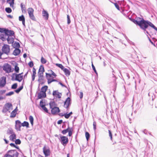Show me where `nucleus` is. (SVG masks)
Segmentation results:
<instances>
[{
	"label": "nucleus",
	"mask_w": 157,
	"mask_h": 157,
	"mask_svg": "<svg viewBox=\"0 0 157 157\" xmlns=\"http://www.w3.org/2000/svg\"><path fill=\"white\" fill-rule=\"evenodd\" d=\"M133 22L135 24L139 25L145 34H149L148 31L149 29V26L157 31V28L151 22L147 20H145L143 18L139 21L134 20Z\"/></svg>",
	"instance_id": "1"
},
{
	"label": "nucleus",
	"mask_w": 157,
	"mask_h": 157,
	"mask_svg": "<svg viewBox=\"0 0 157 157\" xmlns=\"http://www.w3.org/2000/svg\"><path fill=\"white\" fill-rule=\"evenodd\" d=\"M12 105L10 103H6L3 108L2 112L4 113H6L10 110L12 109Z\"/></svg>",
	"instance_id": "2"
},
{
	"label": "nucleus",
	"mask_w": 157,
	"mask_h": 157,
	"mask_svg": "<svg viewBox=\"0 0 157 157\" xmlns=\"http://www.w3.org/2000/svg\"><path fill=\"white\" fill-rule=\"evenodd\" d=\"M2 50L3 54H5L7 55H8L10 51L9 46L7 44H4L2 48Z\"/></svg>",
	"instance_id": "3"
},
{
	"label": "nucleus",
	"mask_w": 157,
	"mask_h": 157,
	"mask_svg": "<svg viewBox=\"0 0 157 157\" xmlns=\"http://www.w3.org/2000/svg\"><path fill=\"white\" fill-rule=\"evenodd\" d=\"M23 74V73L19 74H15V78L14 79L13 78V77H12V80H15L19 82H21L23 78V76L21 75Z\"/></svg>",
	"instance_id": "4"
},
{
	"label": "nucleus",
	"mask_w": 157,
	"mask_h": 157,
	"mask_svg": "<svg viewBox=\"0 0 157 157\" xmlns=\"http://www.w3.org/2000/svg\"><path fill=\"white\" fill-rule=\"evenodd\" d=\"M60 141L63 146L66 145L68 142V139L66 136H62L60 137Z\"/></svg>",
	"instance_id": "5"
},
{
	"label": "nucleus",
	"mask_w": 157,
	"mask_h": 157,
	"mask_svg": "<svg viewBox=\"0 0 157 157\" xmlns=\"http://www.w3.org/2000/svg\"><path fill=\"white\" fill-rule=\"evenodd\" d=\"M3 70L8 73L10 72L11 70V66L8 64L5 65L3 67Z\"/></svg>",
	"instance_id": "6"
},
{
	"label": "nucleus",
	"mask_w": 157,
	"mask_h": 157,
	"mask_svg": "<svg viewBox=\"0 0 157 157\" xmlns=\"http://www.w3.org/2000/svg\"><path fill=\"white\" fill-rule=\"evenodd\" d=\"M4 33L6 37L11 36H14V32L13 31L9 30L6 29Z\"/></svg>",
	"instance_id": "7"
},
{
	"label": "nucleus",
	"mask_w": 157,
	"mask_h": 157,
	"mask_svg": "<svg viewBox=\"0 0 157 157\" xmlns=\"http://www.w3.org/2000/svg\"><path fill=\"white\" fill-rule=\"evenodd\" d=\"M6 77H2L0 79V87H4L6 83Z\"/></svg>",
	"instance_id": "8"
},
{
	"label": "nucleus",
	"mask_w": 157,
	"mask_h": 157,
	"mask_svg": "<svg viewBox=\"0 0 157 157\" xmlns=\"http://www.w3.org/2000/svg\"><path fill=\"white\" fill-rule=\"evenodd\" d=\"M71 98L69 97H68L64 102V106L66 108H68L71 104Z\"/></svg>",
	"instance_id": "9"
},
{
	"label": "nucleus",
	"mask_w": 157,
	"mask_h": 157,
	"mask_svg": "<svg viewBox=\"0 0 157 157\" xmlns=\"http://www.w3.org/2000/svg\"><path fill=\"white\" fill-rule=\"evenodd\" d=\"M52 95L54 97L58 98H60L62 96L61 93L59 92L58 90L53 91Z\"/></svg>",
	"instance_id": "10"
},
{
	"label": "nucleus",
	"mask_w": 157,
	"mask_h": 157,
	"mask_svg": "<svg viewBox=\"0 0 157 157\" xmlns=\"http://www.w3.org/2000/svg\"><path fill=\"white\" fill-rule=\"evenodd\" d=\"M51 113L53 114H55L59 113L60 110L59 107H57L51 109Z\"/></svg>",
	"instance_id": "11"
},
{
	"label": "nucleus",
	"mask_w": 157,
	"mask_h": 157,
	"mask_svg": "<svg viewBox=\"0 0 157 157\" xmlns=\"http://www.w3.org/2000/svg\"><path fill=\"white\" fill-rule=\"evenodd\" d=\"M43 152L45 156H48L50 155L49 150L45 146L43 148Z\"/></svg>",
	"instance_id": "12"
},
{
	"label": "nucleus",
	"mask_w": 157,
	"mask_h": 157,
	"mask_svg": "<svg viewBox=\"0 0 157 157\" xmlns=\"http://www.w3.org/2000/svg\"><path fill=\"white\" fill-rule=\"evenodd\" d=\"M13 36L6 37V40L8 41V44H11L13 43L14 42V38L13 37Z\"/></svg>",
	"instance_id": "13"
},
{
	"label": "nucleus",
	"mask_w": 157,
	"mask_h": 157,
	"mask_svg": "<svg viewBox=\"0 0 157 157\" xmlns=\"http://www.w3.org/2000/svg\"><path fill=\"white\" fill-rule=\"evenodd\" d=\"M46 97V93L40 91L38 94V99L45 98Z\"/></svg>",
	"instance_id": "14"
},
{
	"label": "nucleus",
	"mask_w": 157,
	"mask_h": 157,
	"mask_svg": "<svg viewBox=\"0 0 157 157\" xmlns=\"http://www.w3.org/2000/svg\"><path fill=\"white\" fill-rule=\"evenodd\" d=\"M19 20L20 21H21L23 25L24 26H25V17L23 15H22L19 17Z\"/></svg>",
	"instance_id": "15"
},
{
	"label": "nucleus",
	"mask_w": 157,
	"mask_h": 157,
	"mask_svg": "<svg viewBox=\"0 0 157 157\" xmlns=\"http://www.w3.org/2000/svg\"><path fill=\"white\" fill-rule=\"evenodd\" d=\"M44 71V67L42 65H40L39 70L38 74H43V72Z\"/></svg>",
	"instance_id": "16"
},
{
	"label": "nucleus",
	"mask_w": 157,
	"mask_h": 157,
	"mask_svg": "<svg viewBox=\"0 0 157 157\" xmlns=\"http://www.w3.org/2000/svg\"><path fill=\"white\" fill-rule=\"evenodd\" d=\"M10 132V133L12 134L10 137L9 138H10V140H11L13 141H14V140L16 139V135L14 133L12 132Z\"/></svg>",
	"instance_id": "17"
},
{
	"label": "nucleus",
	"mask_w": 157,
	"mask_h": 157,
	"mask_svg": "<svg viewBox=\"0 0 157 157\" xmlns=\"http://www.w3.org/2000/svg\"><path fill=\"white\" fill-rule=\"evenodd\" d=\"M21 52V50L18 48H15L13 52V54L16 56L18 55Z\"/></svg>",
	"instance_id": "18"
},
{
	"label": "nucleus",
	"mask_w": 157,
	"mask_h": 157,
	"mask_svg": "<svg viewBox=\"0 0 157 157\" xmlns=\"http://www.w3.org/2000/svg\"><path fill=\"white\" fill-rule=\"evenodd\" d=\"M49 105H50V108L51 109L53 108L57 107V105L56 103L54 101H51L50 102Z\"/></svg>",
	"instance_id": "19"
},
{
	"label": "nucleus",
	"mask_w": 157,
	"mask_h": 157,
	"mask_svg": "<svg viewBox=\"0 0 157 157\" xmlns=\"http://www.w3.org/2000/svg\"><path fill=\"white\" fill-rule=\"evenodd\" d=\"M43 16L45 17V19L46 20L48 19L49 15L47 12L44 10L43 11Z\"/></svg>",
	"instance_id": "20"
},
{
	"label": "nucleus",
	"mask_w": 157,
	"mask_h": 157,
	"mask_svg": "<svg viewBox=\"0 0 157 157\" xmlns=\"http://www.w3.org/2000/svg\"><path fill=\"white\" fill-rule=\"evenodd\" d=\"M17 107L11 113L10 115V117H15L16 115V112L17 111Z\"/></svg>",
	"instance_id": "21"
},
{
	"label": "nucleus",
	"mask_w": 157,
	"mask_h": 157,
	"mask_svg": "<svg viewBox=\"0 0 157 157\" xmlns=\"http://www.w3.org/2000/svg\"><path fill=\"white\" fill-rule=\"evenodd\" d=\"M6 37L5 33L4 34L0 33V39L3 41H5L6 40Z\"/></svg>",
	"instance_id": "22"
},
{
	"label": "nucleus",
	"mask_w": 157,
	"mask_h": 157,
	"mask_svg": "<svg viewBox=\"0 0 157 157\" xmlns=\"http://www.w3.org/2000/svg\"><path fill=\"white\" fill-rule=\"evenodd\" d=\"M39 79H38V81L39 82H40L42 81L43 80L44 77L43 74H38Z\"/></svg>",
	"instance_id": "23"
},
{
	"label": "nucleus",
	"mask_w": 157,
	"mask_h": 157,
	"mask_svg": "<svg viewBox=\"0 0 157 157\" xmlns=\"http://www.w3.org/2000/svg\"><path fill=\"white\" fill-rule=\"evenodd\" d=\"M64 71V73H65V74L67 76H68L70 74V72L67 68H65V69H64V71Z\"/></svg>",
	"instance_id": "24"
},
{
	"label": "nucleus",
	"mask_w": 157,
	"mask_h": 157,
	"mask_svg": "<svg viewBox=\"0 0 157 157\" xmlns=\"http://www.w3.org/2000/svg\"><path fill=\"white\" fill-rule=\"evenodd\" d=\"M9 152H15V153L13 155V157H18V153L16 150H11L9 151Z\"/></svg>",
	"instance_id": "25"
},
{
	"label": "nucleus",
	"mask_w": 157,
	"mask_h": 157,
	"mask_svg": "<svg viewBox=\"0 0 157 157\" xmlns=\"http://www.w3.org/2000/svg\"><path fill=\"white\" fill-rule=\"evenodd\" d=\"M27 11L29 15L33 13L34 10L32 8H29Z\"/></svg>",
	"instance_id": "26"
},
{
	"label": "nucleus",
	"mask_w": 157,
	"mask_h": 157,
	"mask_svg": "<svg viewBox=\"0 0 157 157\" xmlns=\"http://www.w3.org/2000/svg\"><path fill=\"white\" fill-rule=\"evenodd\" d=\"M48 88V86H44L42 87L41 88V92H43L44 93H46V90Z\"/></svg>",
	"instance_id": "27"
},
{
	"label": "nucleus",
	"mask_w": 157,
	"mask_h": 157,
	"mask_svg": "<svg viewBox=\"0 0 157 157\" xmlns=\"http://www.w3.org/2000/svg\"><path fill=\"white\" fill-rule=\"evenodd\" d=\"M21 126L23 127H29V123L26 121H24L23 123H21Z\"/></svg>",
	"instance_id": "28"
},
{
	"label": "nucleus",
	"mask_w": 157,
	"mask_h": 157,
	"mask_svg": "<svg viewBox=\"0 0 157 157\" xmlns=\"http://www.w3.org/2000/svg\"><path fill=\"white\" fill-rule=\"evenodd\" d=\"M13 47L15 48H19L20 46V44L18 42H15V43L13 44Z\"/></svg>",
	"instance_id": "29"
},
{
	"label": "nucleus",
	"mask_w": 157,
	"mask_h": 157,
	"mask_svg": "<svg viewBox=\"0 0 157 157\" xmlns=\"http://www.w3.org/2000/svg\"><path fill=\"white\" fill-rule=\"evenodd\" d=\"M29 120L30 123L32 125H33L34 118L32 116H30L29 117Z\"/></svg>",
	"instance_id": "30"
},
{
	"label": "nucleus",
	"mask_w": 157,
	"mask_h": 157,
	"mask_svg": "<svg viewBox=\"0 0 157 157\" xmlns=\"http://www.w3.org/2000/svg\"><path fill=\"white\" fill-rule=\"evenodd\" d=\"M23 88V86H22L19 87L18 89L15 90L17 93H18Z\"/></svg>",
	"instance_id": "31"
},
{
	"label": "nucleus",
	"mask_w": 157,
	"mask_h": 157,
	"mask_svg": "<svg viewBox=\"0 0 157 157\" xmlns=\"http://www.w3.org/2000/svg\"><path fill=\"white\" fill-rule=\"evenodd\" d=\"M69 130H70V128H69V126H68L67 128L66 129H64V130H63L62 132V133L63 134H65L67 133L69 131Z\"/></svg>",
	"instance_id": "32"
},
{
	"label": "nucleus",
	"mask_w": 157,
	"mask_h": 157,
	"mask_svg": "<svg viewBox=\"0 0 157 157\" xmlns=\"http://www.w3.org/2000/svg\"><path fill=\"white\" fill-rule=\"evenodd\" d=\"M29 15V18L32 20L34 21H35L36 20V18L35 17L33 13L30 14Z\"/></svg>",
	"instance_id": "33"
},
{
	"label": "nucleus",
	"mask_w": 157,
	"mask_h": 157,
	"mask_svg": "<svg viewBox=\"0 0 157 157\" xmlns=\"http://www.w3.org/2000/svg\"><path fill=\"white\" fill-rule=\"evenodd\" d=\"M21 9L22 10V12H23L24 11L25 12L26 10H25V6L24 5H23L22 3H21Z\"/></svg>",
	"instance_id": "34"
},
{
	"label": "nucleus",
	"mask_w": 157,
	"mask_h": 157,
	"mask_svg": "<svg viewBox=\"0 0 157 157\" xmlns=\"http://www.w3.org/2000/svg\"><path fill=\"white\" fill-rule=\"evenodd\" d=\"M5 11L7 13H10L11 12L12 10L10 7H6L5 8Z\"/></svg>",
	"instance_id": "35"
},
{
	"label": "nucleus",
	"mask_w": 157,
	"mask_h": 157,
	"mask_svg": "<svg viewBox=\"0 0 157 157\" xmlns=\"http://www.w3.org/2000/svg\"><path fill=\"white\" fill-rule=\"evenodd\" d=\"M21 125H18V124H16L15 125V128L16 129H17V130L20 131L21 129L20 128L21 127Z\"/></svg>",
	"instance_id": "36"
},
{
	"label": "nucleus",
	"mask_w": 157,
	"mask_h": 157,
	"mask_svg": "<svg viewBox=\"0 0 157 157\" xmlns=\"http://www.w3.org/2000/svg\"><path fill=\"white\" fill-rule=\"evenodd\" d=\"M85 136L87 140L88 141L90 137V135L88 132H85Z\"/></svg>",
	"instance_id": "37"
},
{
	"label": "nucleus",
	"mask_w": 157,
	"mask_h": 157,
	"mask_svg": "<svg viewBox=\"0 0 157 157\" xmlns=\"http://www.w3.org/2000/svg\"><path fill=\"white\" fill-rule=\"evenodd\" d=\"M17 83L13 84L11 86V89H15L17 87Z\"/></svg>",
	"instance_id": "38"
},
{
	"label": "nucleus",
	"mask_w": 157,
	"mask_h": 157,
	"mask_svg": "<svg viewBox=\"0 0 157 157\" xmlns=\"http://www.w3.org/2000/svg\"><path fill=\"white\" fill-rule=\"evenodd\" d=\"M46 60L42 57L41 59V62L43 64H45L46 63Z\"/></svg>",
	"instance_id": "39"
},
{
	"label": "nucleus",
	"mask_w": 157,
	"mask_h": 157,
	"mask_svg": "<svg viewBox=\"0 0 157 157\" xmlns=\"http://www.w3.org/2000/svg\"><path fill=\"white\" fill-rule=\"evenodd\" d=\"M8 153H11L13 154L12 155H10L9 154H7L6 155V157H13V155L15 153V152H9V151H8Z\"/></svg>",
	"instance_id": "40"
},
{
	"label": "nucleus",
	"mask_w": 157,
	"mask_h": 157,
	"mask_svg": "<svg viewBox=\"0 0 157 157\" xmlns=\"http://www.w3.org/2000/svg\"><path fill=\"white\" fill-rule=\"evenodd\" d=\"M92 69H93V70H94V72H95V73L97 74V75L98 74V73L97 72V71L96 70V69L95 68V67H94V65L93 63V62H92Z\"/></svg>",
	"instance_id": "41"
},
{
	"label": "nucleus",
	"mask_w": 157,
	"mask_h": 157,
	"mask_svg": "<svg viewBox=\"0 0 157 157\" xmlns=\"http://www.w3.org/2000/svg\"><path fill=\"white\" fill-rule=\"evenodd\" d=\"M19 67H18L17 66H15L14 68L15 71L17 73H18L19 72Z\"/></svg>",
	"instance_id": "42"
},
{
	"label": "nucleus",
	"mask_w": 157,
	"mask_h": 157,
	"mask_svg": "<svg viewBox=\"0 0 157 157\" xmlns=\"http://www.w3.org/2000/svg\"><path fill=\"white\" fill-rule=\"evenodd\" d=\"M42 109L44 110V111L47 113H48V110L45 107V105L44 106H42Z\"/></svg>",
	"instance_id": "43"
},
{
	"label": "nucleus",
	"mask_w": 157,
	"mask_h": 157,
	"mask_svg": "<svg viewBox=\"0 0 157 157\" xmlns=\"http://www.w3.org/2000/svg\"><path fill=\"white\" fill-rule=\"evenodd\" d=\"M52 74H48L46 73V77L47 78H49L52 77Z\"/></svg>",
	"instance_id": "44"
},
{
	"label": "nucleus",
	"mask_w": 157,
	"mask_h": 157,
	"mask_svg": "<svg viewBox=\"0 0 157 157\" xmlns=\"http://www.w3.org/2000/svg\"><path fill=\"white\" fill-rule=\"evenodd\" d=\"M15 143L17 144H20L21 143V141L20 139H17L15 141Z\"/></svg>",
	"instance_id": "45"
},
{
	"label": "nucleus",
	"mask_w": 157,
	"mask_h": 157,
	"mask_svg": "<svg viewBox=\"0 0 157 157\" xmlns=\"http://www.w3.org/2000/svg\"><path fill=\"white\" fill-rule=\"evenodd\" d=\"M67 23L68 24H69L71 23V20L70 19V17L68 15H67Z\"/></svg>",
	"instance_id": "46"
},
{
	"label": "nucleus",
	"mask_w": 157,
	"mask_h": 157,
	"mask_svg": "<svg viewBox=\"0 0 157 157\" xmlns=\"http://www.w3.org/2000/svg\"><path fill=\"white\" fill-rule=\"evenodd\" d=\"M93 125L94 129L95 131L96 129V123L95 121H94Z\"/></svg>",
	"instance_id": "47"
},
{
	"label": "nucleus",
	"mask_w": 157,
	"mask_h": 157,
	"mask_svg": "<svg viewBox=\"0 0 157 157\" xmlns=\"http://www.w3.org/2000/svg\"><path fill=\"white\" fill-rule=\"evenodd\" d=\"M14 0H11L10 2H9L10 6L11 7H13V4H14Z\"/></svg>",
	"instance_id": "48"
},
{
	"label": "nucleus",
	"mask_w": 157,
	"mask_h": 157,
	"mask_svg": "<svg viewBox=\"0 0 157 157\" xmlns=\"http://www.w3.org/2000/svg\"><path fill=\"white\" fill-rule=\"evenodd\" d=\"M6 29V28H0V32L5 33Z\"/></svg>",
	"instance_id": "49"
},
{
	"label": "nucleus",
	"mask_w": 157,
	"mask_h": 157,
	"mask_svg": "<svg viewBox=\"0 0 157 157\" xmlns=\"http://www.w3.org/2000/svg\"><path fill=\"white\" fill-rule=\"evenodd\" d=\"M14 93L13 92L11 91V92H9L8 93H7L6 94V96H11V95L13 94H14Z\"/></svg>",
	"instance_id": "50"
},
{
	"label": "nucleus",
	"mask_w": 157,
	"mask_h": 157,
	"mask_svg": "<svg viewBox=\"0 0 157 157\" xmlns=\"http://www.w3.org/2000/svg\"><path fill=\"white\" fill-rule=\"evenodd\" d=\"M28 65L30 67H32L33 66V62L32 61H30L28 63Z\"/></svg>",
	"instance_id": "51"
},
{
	"label": "nucleus",
	"mask_w": 157,
	"mask_h": 157,
	"mask_svg": "<svg viewBox=\"0 0 157 157\" xmlns=\"http://www.w3.org/2000/svg\"><path fill=\"white\" fill-rule=\"evenodd\" d=\"M62 116H64L65 118L66 119H68L69 117H70V116L69 114L65 113L64 115H63Z\"/></svg>",
	"instance_id": "52"
},
{
	"label": "nucleus",
	"mask_w": 157,
	"mask_h": 157,
	"mask_svg": "<svg viewBox=\"0 0 157 157\" xmlns=\"http://www.w3.org/2000/svg\"><path fill=\"white\" fill-rule=\"evenodd\" d=\"M33 74L32 75L35 76L36 74V70L34 67L33 68Z\"/></svg>",
	"instance_id": "53"
},
{
	"label": "nucleus",
	"mask_w": 157,
	"mask_h": 157,
	"mask_svg": "<svg viewBox=\"0 0 157 157\" xmlns=\"http://www.w3.org/2000/svg\"><path fill=\"white\" fill-rule=\"evenodd\" d=\"M47 79L48 80V82L49 84L51 83L52 82H53L52 79L48 78H47Z\"/></svg>",
	"instance_id": "54"
},
{
	"label": "nucleus",
	"mask_w": 157,
	"mask_h": 157,
	"mask_svg": "<svg viewBox=\"0 0 157 157\" xmlns=\"http://www.w3.org/2000/svg\"><path fill=\"white\" fill-rule=\"evenodd\" d=\"M109 132V136L110 137V139L111 140H112V133L110 130H108Z\"/></svg>",
	"instance_id": "55"
},
{
	"label": "nucleus",
	"mask_w": 157,
	"mask_h": 157,
	"mask_svg": "<svg viewBox=\"0 0 157 157\" xmlns=\"http://www.w3.org/2000/svg\"><path fill=\"white\" fill-rule=\"evenodd\" d=\"M16 124L21 125V124L19 120H17L15 121Z\"/></svg>",
	"instance_id": "56"
},
{
	"label": "nucleus",
	"mask_w": 157,
	"mask_h": 157,
	"mask_svg": "<svg viewBox=\"0 0 157 157\" xmlns=\"http://www.w3.org/2000/svg\"><path fill=\"white\" fill-rule=\"evenodd\" d=\"M68 132V136H71L72 135V131L71 130H69V131Z\"/></svg>",
	"instance_id": "57"
},
{
	"label": "nucleus",
	"mask_w": 157,
	"mask_h": 157,
	"mask_svg": "<svg viewBox=\"0 0 157 157\" xmlns=\"http://www.w3.org/2000/svg\"><path fill=\"white\" fill-rule=\"evenodd\" d=\"M114 4L116 8L118 10H119L120 7L118 4L117 3H114Z\"/></svg>",
	"instance_id": "58"
},
{
	"label": "nucleus",
	"mask_w": 157,
	"mask_h": 157,
	"mask_svg": "<svg viewBox=\"0 0 157 157\" xmlns=\"http://www.w3.org/2000/svg\"><path fill=\"white\" fill-rule=\"evenodd\" d=\"M40 106H41V108H42V106H44L45 105H44L43 104V102L42 100L40 101Z\"/></svg>",
	"instance_id": "59"
},
{
	"label": "nucleus",
	"mask_w": 157,
	"mask_h": 157,
	"mask_svg": "<svg viewBox=\"0 0 157 157\" xmlns=\"http://www.w3.org/2000/svg\"><path fill=\"white\" fill-rule=\"evenodd\" d=\"M80 95L79 96V97L80 99H81L83 97V94L82 91H80Z\"/></svg>",
	"instance_id": "60"
},
{
	"label": "nucleus",
	"mask_w": 157,
	"mask_h": 157,
	"mask_svg": "<svg viewBox=\"0 0 157 157\" xmlns=\"http://www.w3.org/2000/svg\"><path fill=\"white\" fill-rule=\"evenodd\" d=\"M56 65L58 67H59L60 68H61V67L63 65L62 64H59V63H56Z\"/></svg>",
	"instance_id": "61"
},
{
	"label": "nucleus",
	"mask_w": 157,
	"mask_h": 157,
	"mask_svg": "<svg viewBox=\"0 0 157 157\" xmlns=\"http://www.w3.org/2000/svg\"><path fill=\"white\" fill-rule=\"evenodd\" d=\"M63 122V121L62 120H59L57 122V124H61Z\"/></svg>",
	"instance_id": "62"
},
{
	"label": "nucleus",
	"mask_w": 157,
	"mask_h": 157,
	"mask_svg": "<svg viewBox=\"0 0 157 157\" xmlns=\"http://www.w3.org/2000/svg\"><path fill=\"white\" fill-rule=\"evenodd\" d=\"M10 145L11 147H16V145H15V144H13V143H11L10 144Z\"/></svg>",
	"instance_id": "63"
},
{
	"label": "nucleus",
	"mask_w": 157,
	"mask_h": 157,
	"mask_svg": "<svg viewBox=\"0 0 157 157\" xmlns=\"http://www.w3.org/2000/svg\"><path fill=\"white\" fill-rule=\"evenodd\" d=\"M50 71L52 72L51 74H52V75H53L55 77L56 76V74L52 70H51Z\"/></svg>",
	"instance_id": "64"
}]
</instances>
